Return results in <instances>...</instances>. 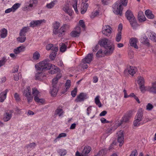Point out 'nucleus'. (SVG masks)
Returning <instances> with one entry per match:
<instances>
[{
  "mask_svg": "<svg viewBox=\"0 0 156 156\" xmlns=\"http://www.w3.org/2000/svg\"><path fill=\"white\" fill-rule=\"evenodd\" d=\"M143 118V112H142V109H141L138 111L135 119H136L137 121L140 122L142 120Z\"/></svg>",
  "mask_w": 156,
  "mask_h": 156,
  "instance_id": "obj_14",
  "label": "nucleus"
},
{
  "mask_svg": "<svg viewBox=\"0 0 156 156\" xmlns=\"http://www.w3.org/2000/svg\"><path fill=\"white\" fill-rule=\"evenodd\" d=\"M49 59H45L36 64L35 67L37 71L44 72L50 70L52 67V65L49 63Z\"/></svg>",
  "mask_w": 156,
  "mask_h": 156,
  "instance_id": "obj_2",
  "label": "nucleus"
},
{
  "mask_svg": "<svg viewBox=\"0 0 156 156\" xmlns=\"http://www.w3.org/2000/svg\"><path fill=\"white\" fill-rule=\"evenodd\" d=\"M76 30L79 31H76V30L72 31L70 34L71 37H79L80 35V27L78 26L76 27Z\"/></svg>",
  "mask_w": 156,
  "mask_h": 156,
  "instance_id": "obj_11",
  "label": "nucleus"
},
{
  "mask_svg": "<svg viewBox=\"0 0 156 156\" xmlns=\"http://www.w3.org/2000/svg\"><path fill=\"white\" fill-rule=\"evenodd\" d=\"M53 89L51 91V94L52 96L53 97L55 96L58 92V87L57 86L53 85Z\"/></svg>",
  "mask_w": 156,
  "mask_h": 156,
  "instance_id": "obj_21",
  "label": "nucleus"
},
{
  "mask_svg": "<svg viewBox=\"0 0 156 156\" xmlns=\"http://www.w3.org/2000/svg\"><path fill=\"white\" fill-rule=\"evenodd\" d=\"M99 96H97L95 98V102L99 107H101L102 105L99 99Z\"/></svg>",
  "mask_w": 156,
  "mask_h": 156,
  "instance_id": "obj_30",
  "label": "nucleus"
},
{
  "mask_svg": "<svg viewBox=\"0 0 156 156\" xmlns=\"http://www.w3.org/2000/svg\"><path fill=\"white\" fill-rule=\"evenodd\" d=\"M145 14L146 16L149 19H153L154 17L152 12L149 9L146 10L145 11Z\"/></svg>",
  "mask_w": 156,
  "mask_h": 156,
  "instance_id": "obj_22",
  "label": "nucleus"
},
{
  "mask_svg": "<svg viewBox=\"0 0 156 156\" xmlns=\"http://www.w3.org/2000/svg\"><path fill=\"white\" fill-rule=\"evenodd\" d=\"M19 68V66L18 65H16L14 67L13 69L12 70V73H15L18 72Z\"/></svg>",
  "mask_w": 156,
  "mask_h": 156,
  "instance_id": "obj_56",
  "label": "nucleus"
},
{
  "mask_svg": "<svg viewBox=\"0 0 156 156\" xmlns=\"http://www.w3.org/2000/svg\"><path fill=\"white\" fill-rule=\"evenodd\" d=\"M20 5L21 4L19 3H16L14 4L12 7L13 9V12H14L20 6Z\"/></svg>",
  "mask_w": 156,
  "mask_h": 156,
  "instance_id": "obj_44",
  "label": "nucleus"
},
{
  "mask_svg": "<svg viewBox=\"0 0 156 156\" xmlns=\"http://www.w3.org/2000/svg\"><path fill=\"white\" fill-rule=\"evenodd\" d=\"M125 16L133 28V29H136L139 25L132 11L130 10H127L126 12Z\"/></svg>",
  "mask_w": 156,
  "mask_h": 156,
  "instance_id": "obj_4",
  "label": "nucleus"
},
{
  "mask_svg": "<svg viewBox=\"0 0 156 156\" xmlns=\"http://www.w3.org/2000/svg\"><path fill=\"white\" fill-rule=\"evenodd\" d=\"M34 99L36 102H40L42 104H43L44 102V100L42 98L40 99L38 96L34 97Z\"/></svg>",
  "mask_w": 156,
  "mask_h": 156,
  "instance_id": "obj_40",
  "label": "nucleus"
},
{
  "mask_svg": "<svg viewBox=\"0 0 156 156\" xmlns=\"http://www.w3.org/2000/svg\"><path fill=\"white\" fill-rule=\"evenodd\" d=\"M58 78L55 77L53 78L52 80V85H53L57 86V84L58 82Z\"/></svg>",
  "mask_w": 156,
  "mask_h": 156,
  "instance_id": "obj_54",
  "label": "nucleus"
},
{
  "mask_svg": "<svg viewBox=\"0 0 156 156\" xmlns=\"http://www.w3.org/2000/svg\"><path fill=\"white\" fill-rule=\"evenodd\" d=\"M63 112L61 108H58L55 111V115H58L59 116H60L63 115Z\"/></svg>",
  "mask_w": 156,
  "mask_h": 156,
  "instance_id": "obj_28",
  "label": "nucleus"
},
{
  "mask_svg": "<svg viewBox=\"0 0 156 156\" xmlns=\"http://www.w3.org/2000/svg\"><path fill=\"white\" fill-rule=\"evenodd\" d=\"M65 31V30L64 29H63L62 30L61 27L60 29L57 30V32L58 33L57 34H58L59 37H61L65 34L64 33Z\"/></svg>",
  "mask_w": 156,
  "mask_h": 156,
  "instance_id": "obj_36",
  "label": "nucleus"
},
{
  "mask_svg": "<svg viewBox=\"0 0 156 156\" xmlns=\"http://www.w3.org/2000/svg\"><path fill=\"white\" fill-rule=\"evenodd\" d=\"M57 2V1L56 0H54L50 3L47 4L46 5V7L48 9H51L54 6Z\"/></svg>",
  "mask_w": 156,
  "mask_h": 156,
  "instance_id": "obj_32",
  "label": "nucleus"
},
{
  "mask_svg": "<svg viewBox=\"0 0 156 156\" xmlns=\"http://www.w3.org/2000/svg\"><path fill=\"white\" fill-rule=\"evenodd\" d=\"M127 0H118L114 5L113 7V12L116 15H119L121 16L122 15V5L124 6L127 5Z\"/></svg>",
  "mask_w": 156,
  "mask_h": 156,
  "instance_id": "obj_3",
  "label": "nucleus"
},
{
  "mask_svg": "<svg viewBox=\"0 0 156 156\" xmlns=\"http://www.w3.org/2000/svg\"><path fill=\"white\" fill-rule=\"evenodd\" d=\"M43 72L40 71L38 72L35 73V77L36 80H41L42 78L45 76L44 74H43Z\"/></svg>",
  "mask_w": 156,
  "mask_h": 156,
  "instance_id": "obj_18",
  "label": "nucleus"
},
{
  "mask_svg": "<svg viewBox=\"0 0 156 156\" xmlns=\"http://www.w3.org/2000/svg\"><path fill=\"white\" fill-rule=\"evenodd\" d=\"M39 92L36 88H34L32 89V94L34 97L38 96Z\"/></svg>",
  "mask_w": 156,
  "mask_h": 156,
  "instance_id": "obj_45",
  "label": "nucleus"
},
{
  "mask_svg": "<svg viewBox=\"0 0 156 156\" xmlns=\"http://www.w3.org/2000/svg\"><path fill=\"white\" fill-rule=\"evenodd\" d=\"M14 98L17 101H20V100L19 96L17 93H15L14 94Z\"/></svg>",
  "mask_w": 156,
  "mask_h": 156,
  "instance_id": "obj_63",
  "label": "nucleus"
},
{
  "mask_svg": "<svg viewBox=\"0 0 156 156\" xmlns=\"http://www.w3.org/2000/svg\"><path fill=\"white\" fill-rule=\"evenodd\" d=\"M60 27V23L59 22L56 21L55 23L53 24V33L55 35L57 34V30H58V28Z\"/></svg>",
  "mask_w": 156,
  "mask_h": 156,
  "instance_id": "obj_19",
  "label": "nucleus"
},
{
  "mask_svg": "<svg viewBox=\"0 0 156 156\" xmlns=\"http://www.w3.org/2000/svg\"><path fill=\"white\" fill-rule=\"evenodd\" d=\"M112 28L109 26L107 25L103 27L102 32L106 36H109L112 33Z\"/></svg>",
  "mask_w": 156,
  "mask_h": 156,
  "instance_id": "obj_6",
  "label": "nucleus"
},
{
  "mask_svg": "<svg viewBox=\"0 0 156 156\" xmlns=\"http://www.w3.org/2000/svg\"><path fill=\"white\" fill-rule=\"evenodd\" d=\"M87 63H86L85 62H83L82 61V62L81 64V67L82 68H83V69H87L88 67V65L87 64Z\"/></svg>",
  "mask_w": 156,
  "mask_h": 156,
  "instance_id": "obj_50",
  "label": "nucleus"
},
{
  "mask_svg": "<svg viewBox=\"0 0 156 156\" xmlns=\"http://www.w3.org/2000/svg\"><path fill=\"white\" fill-rule=\"evenodd\" d=\"M101 122L103 123H109L110 122L106 120V119L104 118H102L100 119Z\"/></svg>",
  "mask_w": 156,
  "mask_h": 156,
  "instance_id": "obj_61",
  "label": "nucleus"
},
{
  "mask_svg": "<svg viewBox=\"0 0 156 156\" xmlns=\"http://www.w3.org/2000/svg\"><path fill=\"white\" fill-rule=\"evenodd\" d=\"M29 29V28L28 27H23L20 31L19 34L20 36H26V33Z\"/></svg>",
  "mask_w": 156,
  "mask_h": 156,
  "instance_id": "obj_24",
  "label": "nucleus"
},
{
  "mask_svg": "<svg viewBox=\"0 0 156 156\" xmlns=\"http://www.w3.org/2000/svg\"><path fill=\"white\" fill-rule=\"evenodd\" d=\"M138 41L137 38L134 37H132L129 40V43L130 46L134 47L135 48L138 49V47L136 44V43Z\"/></svg>",
  "mask_w": 156,
  "mask_h": 156,
  "instance_id": "obj_13",
  "label": "nucleus"
},
{
  "mask_svg": "<svg viewBox=\"0 0 156 156\" xmlns=\"http://www.w3.org/2000/svg\"><path fill=\"white\" fill-rule=\"evenodd\" d=\"M108 40L107 38H104L99 40L98 42V44L101 47H103L105 50L104 53L106 55H111L114 50V45H110L108 43Z\"/></svg>",
  "mask_w": 156,
  "mask_h": 156,
  "instance_id": "obj_1",
  "label": "nucleus"
},
{
  "mask_svg": "<svg viewBox=\"0 0 156 156\" xmlns=\"http://www.w3.org/2000/svg\"><path fill=\"white\" fill-rule=\"evenodd\" d=\"M93 56V53H89L82 59V61L86 62L87 63H90L92 60Z\"/></svg>",
  "mask_w": 156,
  "mask_h": 156,
  "instance_id": "obj_12",
  "label": "nucleus"
},
{
  "mask_svg": "<svg viewBox=\"0 0 156 156\" xmlns=\"http://www.w3.org/2000/svg\"><path fill=\"white\" fill-rule=\"evenodd\" d=\"M27 97L28 102L29 103L32 102L33 100V97L32 96L31 94L28 95Z\"/></svg>",
  "mask_w": 156,
  "mask_h": 156,
  "instance_id": "obj_62",
  "label": "nucleus"
},
{
  "mask_svg": "<svg viewBox=\"0 0 156 156\" xmlns=\"http://www.w3.org/2000/svg\"><path fill=\"white\" fill-rule=\"evenodd\" d=\"M44 20H33L30 23V26L34 27L40 25L43 22H45Z\"/></svg>",
  "mask_w": 156,
  "mask_h": 156,
  "instance_id": "obj_9",
  "label": "nucleus"
},
{
  "mask_svg": "<svg viewBox=\"0 0 156 156\" xmlns=\"http://www.w3.org/2000/svg\"><path fill=\"white\" fill-rule=\"evenodd\" d=\"M138 79L137 81V83L140 85H144V78L140 76H138Z\"/></svg>",
  "mask_w": 156,
  "mask_h": 156,
  "instance_id": "obj_34",
  "label": "nucleus"
},
{
  "mask_svg": "<svg viewBox=\"0 0 156 156\" xmlns=\"http://www.w3.org/2000/svg\"><path fill=\"white\" fill-rule=\"evenodd\" d=\"M84 6L83 8L81 9V13L82 14H84L86 12L87 7L88 6V3H84L83 4Z\"/></svg>",
  "mask_w": 156,
  "mask_h": 156,
  "instance_id": "obj_31",
  "label": "nucleus"
},
{
  "mask_svg": "<svg viewBox=\"0 0 156 156\" xmlns=\"http://www.w3.org/2000/svg\"><path fill=\"white\" fill-rule=\"evenodd\" d=\"M141 43L148 46H149L150 44L149 42V40L146 36H145L141 38Z\"/></svg>",
  "mask_w": 156,
  "mask_h": 156,
  "instance_id": "obj_20",
  "label": "nucleus"
},
{
  "mask_svg": "<svg viewBox=\"0 0 156 156\" xmlns=\"http://www.w3.org/2000/svg\"><path fill=\"white\" fill-rule=\"evenodd\" d=\"M7 61L5 57H3L2 60H0V67L4 65Z\"/></svg>",
  "mask_w": 156,
  "mask_h": 156,
  "instance_id": "obj_46",
  "label": "nucleus"
},
{
  "mask_svg": "<svg viewBox=\"0 0 156 156\" xmlns=\"http://www.w3.org/2000/svg\"><path fill=\"white\" fill-rule=\"evenodd\" d=\"M99 12L96 10L94 12H92L91 16H90V17L92 18H94L95 17L97 16V15H99Z\"/></svg>",
  "mask_w": 156,
  "mask_h": 156,
  "instance_id": "obj_53",
  "label": "nucleus"
},
{
  "mask_svg": "<svg viewBox=\"0 0 156 156\" xmlns=\"http://www.w3.org/2000/svg\"><path fill=\"white\" fill-rule=\"evenodd\" d=\"M52 67H51L52 68V70L50 71V73L51 74H54L57 73L56 72V69L55 68V66L54 65H52Z\"/></svg>",
  "mask_w": 156,
  "mask_h": 156,
  "instance_id": "obj_57",
  "label": "nucleus"
},
{
  "mask_svg": "<svg viewBox=\"0 0 156 156\" xmlns=\"http://www.w3.org/2000/svg\"><path fill=\"white\" fill-rule=\"evenodd\" d=\"M71 86V81L70 80H67L66 83H65V87L69 89L70 87Z\"/></svg>",
  "mask_w": 156,
  "mask_h": 156,
  "instance_id": "obj_49",
  "label": "nucleus"
},
{
  "mask_svg": "<svg viewBox=\"0 0 156 156\" xmlns=\"http://www.w3.org/2000/svg\"><path fill=\"white\" fill-rule=\"evenodd\" d=\"M12 117V114L8 112H6L4 115L3 120L4 122H7L9 121Z\"/></svg>",
  "mask_w": 156,
  "mask_h": 156,
  "instance_id": "obj_23",
  "label": "nucleus"
},
{
  "mask_svg": "<svg viewBox=\"0 0 156 156\" xmlns=\"http://www.w3.org/2000/svg\"><path fill=\"white\" fill-rule=\"evenodd\" d=\"M66 136V134L65 133H62L60 134L54 140V141L55 142H56L57 139L58 138L62 137H64Z\"/></svg>",
  "mask_w": 156,
  "mask_h": 156,
  "instance_id": "obj_52",
  "label": "nucleus"
},
{
  "mask_svg": "<svg viewBox=\"0 0 156 156\" xmlns=\"http://www.w3.org/2000/svg\"><path fill=\"white\" fill-rule=\"evenodd\" d=\"M138 19L140 22H143L146 20V18L143 12L140 11L139 12L138 15Z\"/></svg>",
  "mask_w": 156,
  "mask_h": 156,
  "instance_id": "obj_15",
  "label": "nucleus"
},
{
  "mask_svg": "<svg viewBox=\"0 0 156 156\" xmlns=\"http://www.w3.org/2000/svg\"><path fill=\"white\" fill-rule=\"evenodd\" d=\"M60 48V50L62 52H64L67 49V46L64 43H62Z\"/></svg>",
  "mask_w": 156,
  "mask_h": 156,
  "instance_id": "obj_39",
  "label": "nucleus"
},
{
  "mask_svg": "<svg viewBox=\"0 0 156 156\" xmlns=\"http://www.w3.org/2000/svg\"><path fill=\"white\" fill-rule=\"evenodd\" d=\"M87 94L84 93H81L77 96L75 101L76 102H80L83 101L87 98Z\"/></svg>",
  "mask_w": 156,
  "mask_h": 156,
  "instance_id": "obj_7",
  "label": "nucleus"
},
{
  "mask_svg": "<svg viewBox=\"0 0 156 156\" xmlns=\"http://www.w3.org/2000/svg\"><path fill=\"white\" fill-rule=\"evenodd\" d=\"M54 49V51H53L49 55L50 58L52 60H54L55 58L57 52L58 50V47H55Z\"/></svg>",
  "mask_w": 156,
  "mask_h": 156,
  "instance_id": "obj_17",
  "label": "nucleus"
},
{
  "mask_svg": "<svg viewBox=\"0 0 156 156\" xmlns=\"http://www.w3.org/2000/svg\"><path fill=\"white\" fill-rule=\"evenodd\" d=\"M149 38L153 41L156 42V34L151 33L150 35Z\"/></svg>",
  "mask_w": 156,
  "mask_h": 156,
  "instance_id": "obj_37",
  "label": "nucleus"
},
{
  "mask_svg": "<svg viewBox=\"0 0 156 156\" xmlns=\"http://www.w3.org/2000/svg\"><path fill=\"white\" fill-rule=\"evenodd\" d=\"M1 34H0V37L2 38H4L7 35V30L5 28H3L0 30Z\"/></svg>",
  "mask_w": 156,
  "mask_h": 156,
  "instance_id": "obj_26",
  "label": "nucleus"
},
{
  "mask_svg": "<svg viewBox=\"0 0 156 156\" xmlns=\"http://www.w3.org/2000/svg\"><path fill=\"white\" fill-rule=\"evenodd\" d=\"M132 115V111L130 110L128 112L122 117L120 121H118L117 124L118 126H119L124 123H128L129 122V120Z\"/></svg>",
  "mask_w": 156,
  "mask_h": 156,
  "instance_id": "obj_5",
  "label": "nucleus"
},
{
  "mask_svg": "<svg viewBox=\"0 0 156 156\" xmlns=\"http://www.w3.org/2000/svg\"><path fill=\"white\" fill-rule=\"evenodd\" d=\"M103 54L102 50L101 49L99 50L96 54V56L98 57H102Z\"/></svg>",
  "mask_w": 156,
  "mask_h": 156,
  "instance_id": "obj_51",
  "label": "nucleus"
},
{
  "mask_svg": "<svg viewBox=\"0 0 156 156\" xmlns=\"http://www.w3.org/2000/svg\"><path fill=\"white\" fill-rule=\"evenodd\" d=\"M21 48V47H19L18 48H17L14 49V51H13L14 53L15 54H19L20 53V48Z\"/></svg>",
  "mask_w": 156,
  "mask_h": 156,
  "instance_id": "obj_59",
  "label": "nucleus"
},
{
  "mask_svg": "<svg viewBox=\"0 0 156 156\" xmlns=\"http://www.w3.org/2000/svg\"><path fill=\"white\" fill-rule=\"evenodd\" d=\"M91 150V148L90 147L86 146H85L83 151H82V153L86 156L87 154H88Z\"/></svg>",
  "mask_w": 156,
  "mask_h": 156,
  "instance_id": "obj_25",
  "label": "nucleus"
},
{
  "mask_svg": "<svg viewBox=\"0 0 156 156\" xmlns=\"http://www.w3.org/2000/svg\"><path fill=\"white\" fill-rule=\"evenodd\" d=\"M61 156H64L66 154V150L64 149H60L58 151Z\"/></svg>",
  "mask_w": 156,
  "mask_h": 156,
  "instance_id": "obj_41",
  "label": "nucleus"
},
{
  "mask_svg": "<svg viewBox=\"0 0 156 156\" xmlns=\"http://www.w3.org/2000/svg\"><path fill=\"white\" fill-rule=\"evenodd\" d=\"M136 69H134L133 67L130 66L128 68L124 70V73L126 74L128 73L130 75L133 76L136 73Z\"/></svg>",
  "mask_w": 156,
  "mask_h": 156,
  "instance_id": "obj_10",
  "label": "nucleus"
},
{
  "mask_svg": "<svg viewBox=\"0 0 156 156\" xmlns=\"http://www.w3.org/2000/svg\"><path fill=\"white\" fill-rule=\"evenodd\" d=\"M69 27V26L67 24H64L62 27H61V29L62 30L64 29L65 30L68 29Z\"/></svg>",
  "mask_w": 156,
  "mask_h": 156,
  "instance_id": "obj_60",
  "label": "nucleus"
},
{
  "mask_svg": "<svg viewBox=\"0 0 156 156\" xmlns=\"http://www.w3.org/2000/svg\"><path fill=\"white\" fill-rule=\"evenodd\" d=\"M135 119V120L133 122V125L135 127L141 125H143L146 122H147V121L146 122H144V121L143 122H140V121H137V120L136 119Z\"/></svg>",
  "mask_w": 156,
  "mask_h": 156,
  "instance_id": "obj_29",
  "label": "nucleus"
},
{
  "mask_svg": "<svg viewBox=\"0 0 156 156\" xmlns=\"http://www.w3.org/2000/svg\"><path fill=\"white\" fill-rule=\"evenodd\" d=\"M26 39V36H20V37L17 38V41L19 42H20L21 43H23L25 41Z\"/></svg>",
  "mask_w": 156,
  "mask_h": 156,
  "instance_id": "obj_38",
  "label": "nucleus"
},
{
  "mask_svg": "<svg viewBox=\"0 0 156 156\" xmlns=\"http://www.w3.org/2000/svg\"><path fill=\"white\" fill-rule=\"evenodd\" d=\"M36 146V144L35 143H30L29 144H28L27 146V147L28 148L29 147L30 148H34Z\"/></svg>",
  "mask_w": 156,
  "mask_h": 156,
  "instance_id": "obj_55",
  "label": "nucleus"
},
{
  "mask_svg": "<svg viewBox=\"0 0 156 156\" xmlns=\"http://www.w3.org/2000/svg\"><path fill=\"white\" fill-rule=\"evenodd\" d=\"M40 57V54L38 51H36L33 54V58L34 59L37 60Z\"/></svg>",
  "mask_w": 156,
  "mask_h": 156,
  "instance_id": "obj_42",
  "label": "nucleus"
},
{
  "mask_svg": "<svg viewBox=\"0 0 156 156\" xmlns=\"http://www.w3.org/2000/svg\"><path fill=\"white\" fill-rule=\"evenodd\" d=\"M140 90L142 92H144L145 91V87L144 86V85H140Z\"/></svg>",
  "mask_w": 156,
  "mask_h": 156,
  "instance_id": "obj_64",
  "label": "nucleus"
},
{
  "mask_svg": "<svg viewBox=\"0 0 156 156\" xmlns=\"http://www.w3.org/2000/svg\"><path fill=\"white\" fill-rule=\"evenodd\" d=\"M149 91L154 94H156V82L152 83V87L150 88Z\"/></svg>",
  "mask_w": 156,
  "mask_h": 156,
  "instance_id": "obj_27",
  "label": "nucleus"
},
{
  "mask_svg": "<svg viewBox=\"0 0 156 156\" xmlns=\"http://www.w3.org/2000/svg\"><path fill=\"white\" fill-rule=\"evenodd\" d=\"M55 47L53 46V44H47L46 46V49L47 50H51L52 51H54V49Z\"/></svg>",
  "mask_w": 156,
  "mask_h": 156,
  "instance_id": "obj_33",
  "label": "nucleus"
},
{
  "mask_svg": "<svg viewBox=\"0 0 156 156\" xmlns=\"http://www.w3.org/2000/svg\"><path fill=\"white\" fill-rule=\"evenodd\" d=\"M79 23L80 26L83 28H84L85 27L84 23L83 20H80L79 21Z\"/></svg>",
  "mask_w": 156,
  "mask_h": 156,
  "instance_id": "obj_58",
  "label": "nucleus"
},
{
  "mask_svg": "<svg viewBox=\"0 0 156 156\" xmlns=\"http://www.w3.org/2000/svg\"><path fill=\"white\" fill-rule=\"evenodd\" d=\"M118 135L117 141L120 143L119 146L121 147L124 142V135L123 131H120L117 133Z\"/></svg>",
  "mask_w": 156,
  "mask_h": 156,
  "instance_id": "obj_8",
  "label": "nucleus"
},
{
  "mask_svg": "<svg viewBox=\"0 0 156 156\" xmlns=\"http://www.w3.org/2000/svg\"><path fill=\"white\" fill-rule=\"evenodd\" d=\"M37 2V0H30L29 2V6L32 7L34 5H35Z\"/></svg>",
  "mask_w": 156,
  "mask_h": 156,
  "instance_id": "obj_43",
  "label": "nucleus"
},
{
  "mask_svg": "<svg viewBox=\"0 0 156 156\" xmlns=\"http://www.w3.org/2000/svg\"><path fill=\"white\" fill-rule=\"evenodd\" d=\"M154 108V106L151 103H148L146 106V110L151 111Z\"/></svg>",
  "mask_w": 156,
  "mask_h": 156,
  "instance_id": "obj_47",
  "label": "nucleus"
},
{
  "mask_svg": "<svg viewBox=\"0 0 156 156\" xmlns=\"http://www.w3.org/2000/svg\"><path fill=\"white\" fill-rule=\"evenodd\" d=\"M121 32L120 31H119L118 33L115 37V40L117 42H119L121 39Z\"/></svg>",
  "mask_w": 156,
  "mask_h": 156,
  "instance_id": "obj_35",
  "label": "nucleus"
},
{
  "mask_svg": "<svg viewBox=\"0 0 156 156\" xmlns=\"http://www.w3.org/2000/svg\"><path fill=\"white\" fill-rule=\"evenodd\" d=\"M8 90L6 89L4 91L2 92L0 94V102H3L6 98L7 93Z\"/></svg>",
  "mask_w": 156,
  "mask_h": 156,
  "instance_id": "obj_16",
  "label": "nucleus"
},
{
  "mask_svg": "<svg viewBox=\"0 0 156 156\" xmlns=\"http://www.w3.org/2000/svg\"><path fill=\"white\" fill-rule=\"evenodd\" d=\"M77 92V88L75 87L74 90L71 91V94L73 97H74L76 96Z\"/></svg>",
  "mask_w": 156,
  "mask_h": 156,
  "instance_id": "obj_48",
  "label": "nucleus"
}]
</instances>
